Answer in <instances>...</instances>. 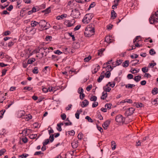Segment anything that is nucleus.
Returning a JSON list of instances; mask_svg holds the SVG:
<instances>
[{
    "mask_svg": "<svg viewBox=\"0 0 158 158\" xmlns=\"http://www.w3.org/2000/svg\"><path fill=\"white\" fill-rule=\"evenodd\" d=\"M97 100V97L95 96H92L90 98V100L92 101L95 102Z\"/></svg>",
    "mask_w": 158,
    "mask_h": 158,
    "instance_id": "obj_29",
    "label": "nucleus"
},
{
    "mask_svg": "<svg viewBox=\"0 0 158 158\" xmlns=\"http://www.w3.org/2000/svg\"><path fill=\"white\" fill-rule=\"evenodd\" d=\"M81 25H78L74 29V31H77L81 27Z\"/></svg>",
    "mask_w": 158,
    "mask_h": 158,
    "instance_id": "obj_60",
    "label": "nucleus"
},
{
    "mask_svg": "<svg viewBox=\"0 0 158 158\" xmlns=\"http://www.w3.org/2000/svg\"><path fill=\"white\" fill-rule=\"evenodd\" d=\"M50 7H49L48 8L46 9L45 10V14H47L50 12L51 10H50Z\"/></svg>",
    "mask_w": 158,
    "mask_h": 158,
    "instance_id": "obj_45",
    "label": "nucleus"
},
{
    "mask_svg": "<svg viewBox=\"0 0 158 158\" xmlns=\"http://www.w3.org/2000/svg\"><path fill=\"white\" fill-rule=\"evenodd\" d=\"M122 61L123 60H117L116 64V66H118L119 65L122 63Z\"/></svg>",
    "mask_w": 158,
    "mask_h": 158,
    "instance_id": "obj_48",
    "label": "nucleus"
},
{
    "mask_svg": "<svg viewBox=\"0 0 158 158\" xmlns=\"http://www.w3.org/2000/svg\"><path fill=\"white\" fill-rule=\"evenodd\" d=\"M85 97V94L82 93V94H80L79 96V97L81 100H83L84 98Z\"/></svg>",
    "mask_w": 158,
    "mask_h": 158,
    "instance_id": "obj_59",
    "label": "nucleus"
},
{
    "mask_svg": "<svg viewBox=\"0 0 158 158\" xmlns=\"http://www.w3.org/2000/svg\"><path fill=\"white\" fill-rule=\"evenodd\" d=\"M115 120L117 122L123 123L125 122V118L122 115L119 114L116 117Z\"/></svg>",
    "mask_w": 158,
    "mask_h": 158,
    "instance_id": "obj_3",
    "label": "nucleus"
},
{
    "mask_svg": "<svg viewBox=\"0 0 158 158\" xmlns=\"http://www.w3.org/2000/svg\"><path fill=\"white\" fill-rule=\"evenodd\" d=\"M32 72L34 73L37 74L38 73V68L37 67H35L32 70Z\"/></svg>",
    "mask_w": 158,
    "mask_h": 158,
    "instance_id": "obj_33",
    "label": "nucleus"
},
{
    "mask_svg": "<svg viewBox=\"0 0 158 158\" xmlns=\"http://www.w3.org/2000/svg\"><path fill=\"white\" fill-rule=\"evenodd\" d=\"M111 143L112 145V150H114L116 148V145L115 142L114 141H111Z\"/></svg>",
    "mask_w": 158,
    "mask_h": 158,
    "instance_id": "obj_20",
    "label": "nucleus"
},
{
    "mask_svg": "<svg viewBox=\"0 0 158 158\" xmlns=\"http://www.w3.org/2000/svg\"><path fill=\"white\" fill-rule=\"evenodd\" d=\"M112 105L111 104H110V103H109V104H108V103H107V104H106L105 105V107H107V109H110L111 108V106H112Z\"/></svg>",
    "mask_w": 158,
    "mask_h": 158,
    "instance_id": "obj_44",
    "label": "nucleus"
},
{
    "mask_svg": "<svg viewBox=\"0 0 158 158\" xmlns=\"http://www.w3.org/2000/svg\"><path fill=\"white\" fill-rule=\"evenodd\" d=\"M134 105L136 106L137 108L142 107L144 106V105L141 103H137L135 102L134 103Z\"/></svg>",
    "mask_w": 158,
    "mask_h": 158,
    "instance_id": "obj_15",
    "label": "nucleus"
},
{
    "mask_svg": "<svg viewBox=\"0 0 158 158\" xmlns=\"http://www.w3.org/2000/svg\"><path fill=\"white\" fill-rule=\"evenodd\" d=\"M28 141V139L26 137H24L22 139V141L24 143H27Z\"/></svg>",
    "mask_w": 158,
    "mask_h": 158,
    "instance_id": "obj_64",
    "label": "nucleus"
},
{
    "mask_svg": "<svg viewBox=\"0 0 158 158\" xmlns=\"http://www.w3.org/2000/svg\"><path fill=\"white\" fill-rule=\"evenodd\" d=\"M149 21L150 23L151 24H152L155 22H158V21L155 19L154 15H152V16L150 17Z\"/></svg>",
    "mask_w": 158,
    "mask_h": 158,
    "instance_id": "obj_7",
    "label": "nucleus"
},
{
    "mask_svg": "<svg viewBox=\"0 0 158 158\" xmlns=\"http://www.w3.org/2000/svg\"><path fill=\"white\" fill-rule=\"evenodd\" d=\"M98 102H93V103L92 107L93 108L95 107H97L98 106Z\"/></svg>",
    "mask_w": 158,
    "mask_h": 158,
    "instance_id": "obj_54",
    "label": "nucleus"
},
{
    "mask_svg": "<svg viewBox=\"0 0 158 158\" xmlns=\"http://www.w3.org/2000/svg\"><path fill=\"white\" fill-rule=\"evenodd\" d=\"M129 63V60H126L122 63V66L124 67H127L128 66Z\"/></svg>",
    "mask_w": 158,
    "mask_h": 158,
    "instance_id": "obj_17",
    "label": "nucleus"
},
{
    "mask_svg": "<svg viewBox=\"0 0 158 158\" xmlns=\"http://www.w3.org/2000/svg\"><path fill=\"white\" fill-rule=\"evenodd\" d=\"M54 52L55 53L58 54L59 55H60L62 53V52L58 50L54 51Z\"/></svg>",
    "mask_w": 158,
    "mask_h": 158,
    "instance_id": "obj_52",
    "label": "nucleus"
},
{
    "mask_svg": "<svg viewBox=\"0 0 158 158\" xmlns=\"http://www.w3.org/2000/svg\"><path fill=\"white\" fill-rule=\"evenodd\" d=\"M37 134H35V135H31L30 136V137L31 139H35L36 138V137L37 136Z\"/></svg>",
    "mask_w": 158,
    "mask_h": 158,
    "instance_id": "obj_56",
    "label": "nucleus"
},
{
    "mask_svg": "<svg viewBox=\"0 0 158 158\" xmlns=\"http://www.w3.org/2000/svg\"><path fill=\"white\" fill-rule=\"evenodd\" d=\"M115 85V83L114 82L111 83V82H109L108 84L106 85V86H109L113 88Z\"/></svg>",
    "mask_w": 158,
    "mask_h": 158,
    "instance_id": "obj_26",
    "label": "nucleus"
},
{
    "mask_svg": "<svg viewBox=\"0 0 158 158\" xmlns=\"http://www.w3.org/2000/svg\"><path fill=\"white\" fill-rule=\"evenodd\" d=\"M100 68V67L99 65H98L97 66V68H95L92 71L93 73H95Z\"/></svg>",
    "mask_w": 158,
    "mask_h": 158,
    "instance_id": "obj_23",
    "label": "nucleus"
},
{
    "mask_svg": "<svg viewBox=\"0 0 158 158\" xmlns=\"http://www.w3.org/2000/svg\"><path fill=\"white\" fill-rule=\"evenodd\" d=\"M80 114V113L79 112V110H77V112L75 114V117L77 119H79Z\"/></svg>",
    "mask_w": 158,
    "mask_h": 158,
    "instance_id": "obj_40",
    "label": "nucleus"
},
{
    "mask_svg": "<svg viewBox=\"0 0 158 158\" xmlns=\"http://www.w3.org/2000/svg\"><path fill=\"white\" fill-rule=\"evenodd\" d=\"M77 137L79 139L81 140L82 139L83 137V134L81 132L79 133Z\"/></svg>",
    "mask_w": 158,
    "mask_h": 158,
    "instance_id": "obj_35",
    "label": "nucleus"
},
{
    "mask_svg": "<svg viewBox=\"0 0 158 158\" xmlns=\"http://www.w3.org/2000/svg\"><path fill=\"white\" fill-rule=\"evenodd\" d=\"M105 41L108 44H110L112 42V40L110 39V36H107L105 37Z\"/></svg>",
    "mask_w": 158,
    "mask_h": 158,
    "instance_id": "obj_16",
    "label": "nucleus"
},
{
    "mask_svg": "<svg viewBox=\"0 0 158 158\" xmlns=\"http://www.w3.org/2000/svg\"><path fill=\"white\" fill-rule=\"evenodd\" d=\"M91 58V57L90 56H89L88 57H86L84 58V61L85 62H88Z\"/></svg>",
    "mask_w": 158,
    "mask_h": 158,
    "instance_id": "obj_39",
    "label": "nucleus"
},
{
    "mask_svg": "<svg viewBox=\"0 0 158 158\" xmlns=\"http://www.w3.org/2000/svg\"><path fill=\"white\" fill-rule=\"evenodd\" d=\"M110 120H107L104 122L102 125V126L104 129L106 130L107 128V127L110 125Z\"/></svg>",
    "mask_w": 158,
    "mask_h": 158,
    "instance_id": "obj_9",
    "label": "nucleus"
},
{
    "mask_svg": "<svg viewBox=\"0 0 158 158\" xmlns=\"http://www.w3.org/2000/svg\"><path fill=\"white\" fill-rule=\"evenodd\" d=\"M61 117L62 120H64L66 118V116L65 114L64 113L61 114Z\"/></svg>",
    "mask_w": 158,
    "mask_h": 158,
    "instance_id": "obj_58",
    "label": "nucleus"
},
{
    "mask_svg": "<svg viewBox=\"0 0 158 158\" xmlns=\"http://www.w3.org/2000/svg\"><path fill=\"white\" fill-rule=\"evenodd\" d=\"M135 110V109L134 108H129L126 111L125 114L127 116H130L134 113Z\"/></svg>",
    "mask_w": 158,
    "mask_h": 158,
    "instance_id": "obj_6",
    "label": "nucleus"
},
{
    "mask_svg": "<svg viewBox=\"0 0 158 158\" xmlns=\"http://www.w3.org/2000/svg\"><path fill=\"white\" fill-rule=\"evenodd\" d=\"M52 37L49 35H47L46 36L45 39L47 41H51L52 39Z\"/></svg>",
    "mask_w": 158,
    "mask_h": 158,
    "instance_id": "obj_36",
    "label": "nucleus"
},
{
    "mask_svg": "<svg viewBox=\"0 0 158 158\" xmlns=\"http://www.w3.org/2000/svg\"><path fill=\"white\" fill-rule=\"evenodd\" d=\"M29 156L28 154L26 153H23L21 155H19V157L20 158H26Z\"/></svg>",
    "mask_w": 158,
    "mask_h": 158,
    "instance_id": "obj_28",
    "label": "nucleus"
},
{
    "mask_svg": "<svg viewBox=\"0 0 158 158\" xmlns=\"http://www.w3.org/2000/svg\"><path fill=\"white\" fill-rule=\"evenodd\" d=\"M35 60V59L34 58L29 59L27 61V64H31Z\"/></svg>",
    "mask_w": 158,
    "mask_h": 158,
    "instance_id": "obj_22",
    "label": "nucleus"
},
{
    "mask_svg": "<svg viewBox=\"0 0 158 158\" xmlns=\"http://www.w3.org/2000/svg\"><path fill=\"white\" fill-rule=\"evenodd\" d=\"M117 15L115 11L112 10L111 11V17L112 19H114L117 17Z\"/></svg>",
    "mask_w": 158,
    "mask_h": 158,
    "instance_id": "obj_11",
    "label": "nucleus"
},
{
    "mask_svg": "<svg viewBox=\"0 0 158 158\" xmlns=\"http://www.w3.org/2000/svg\"><path fill=\"white\" fill-rule=\"evenodd\" d=\"M107 97V93L106 92L104 91L102 93V95L101 97V99L102 100H104Z\"/></svg>",
    "mask_w": 158,
    "mask_h": 158,
    "instance_id": "obj_13",
    "label": "nucleus"
},
{
    "mask_svg": "<svg viewBox=\"0 0 158 158\" xmlns=\"http://www.w3.org/2000/svg\"><path fill=\"white\" fill-rule=\"evenodd\" d=\"M93 16L92 14H87L84 17L83 19L82 20V22L83 23L87 24L90 22Z\"/></svg>",
    "mask_w": 158,
    "mask_h": 158,
    "instance_id": "obj_1",
    "label": "nucleus"
},
{
    "mask_svg": "<svg viewBox=\"0 0 158 158\" xmlns=\"http://www.w3.org/2000/svg\"><path fill=\"white\" fill-rule=\"evenodd\" d=\"M97 127L98 130H99L101 133L103 132V129L102 127L99 126L97 124Z\"/></svg>",
    "mask_w": 158,
    "mask_h": 158,
    "instance_id": "obj_49",
    "label": "nucleus"
},
{
    "mask_svg": "<svg viewBox=\"0 0 158 158\" xmlns=\"http://www.w3.org/2000/svg\"><path fill=\"white\" fill-rule=\"evenodd\" d=\"M139 69H138V70H136L135 69H132L131 70V72L132 73H138L139 72Z\"/></svg>",
    "mask_w": 158,
    "mask_h": 158,
    "instance_id": "obj_46",
    "label": "nucleus"
},
{
    "mask_svg": "<svg viewBox=\"0 0 158 158\" xmlns=\"http://www.w3.org/2000/svg\"><path fill=\"white\" fill-rule=\"evenodd\" d=\"M144 75V77L147 78H150L151 77V75L148 73H145Z\"/></svg>",
    "mask_w": 158,
    "mask_h": 158,
    "instance_id": "obj_62",
    "label": "nucleus"
},
{
    "mask_svg": "<svg viewBox=\"0 0 158 158\" xmlns=\"http://www.w3.org/2000/svg\"><path fill=\"white\" fill-rule=\"evenodd\" d=\"M103 89L104 90V91L106 92H109L111 90V88L108 86H106V85L105 86H104L103 87Z\"/></svg>",
    "mask_w": 158,
    "mask_h": 158,
    "instance_id": "obj_18",
    "label": "nucleus"
},
{
    "mask_svg": "<svg viewBox=\"0 0 158 158\" xmlns=\"http://www.w3.org/2000/svg\"><path fill=\"white\" fill-rule=\"evenodd\" d=\"M115 3L114 5L112 6V9L113 10L116 9L117 7V6L118 5V3L115 2Z\"/></svg>",
    "mask_w": 158,
    "mask_h": 158,
    "instance_id": "obj_57",
    "label": "nucleus"
},
{
    "mask_svg": "<svg viewBox=\"0 0 158 158\" xmlns=\"http://www.w3.org/2000/svg\"><path fill=\"white\" fill-rule=\"evenodd\" d=\"M149 53L151 55H153L155 54L156 52L153 49H151L149 51Z\"/></svg>",
    "mask_w": 158,
    "mask_h": 158,
    "instance_id": "obj_41",
    "label": "nucleus"
},
{
    "mask_svg": "<svg viewBox=\"0 0 158 158\" xmlns=\"http://www.w3.org/2000/svg\"><path fill=\"white\" fill-rule=\"evenodd\" d=\"M39 25L41 28H44L46 24H47V22L44 20H42L39 22Z\"/></svg>",
    "mask_w": 158,
    "mask_h": 158,
    "instance_id": "obj_8",
    "label": "nucleus"
},
{
    "mask_svg": "<svg viewBox=\"0 0 158 158\" xmlns=\"http://www.w3.org/2000/svg\"><path fill=\"white\" fill-rule=\"evenodd\" d=\"M50 141L49 139H46L44 141L43 143V144L44 146H45V145H47L48 143Z\"/></svg>",
    "mask_w": 158,
    "mask_h": 158,
    "instance_id": "obj_34",
    "label": "nucleus"
},
{
    "mask_svg": "<svg viewBox=\"0 0 158 158\" xmlns=\"http://www.w3.org/2000/svg\"><path fill=\"white\" fill-rule=\"evenodd\" d=\"M152 93L153 94H156L158 93V89L157 88H154V89L152 90Z\"/></svg>",
    "mask_w": 158,
    "mask_h": 158,
    "instance_id": "obj_25",
    "label": "nucleus"
},
{
    "mask_svg": "<svg viewBox=\"0 0 158 158\" xmlns=\"http://www.w3.org/2000/svg\"><path fill=\"white\" fill-rule=\"evenodd\" d=\"M85 119L88 120V121L90 123H93L94 122L93 120L89 116H87L85 117Z\"/></svg>",
    "mask_w": 158,
    "mask_h": 158,
    "instance_id": "obj_31",
    "label": "nucleus"
},
{
    "mask_svg": "<svg viewBox=\"0 0 158 158\" xmlns=\"http://www.w3.org/2000/svg\"><path fill=\"white\" fill-rule=\"evenodd\" d=\"M78 140L73 142L71 143L72 148H76L78 146Z\"/></svg>",
    "mask_w": 158,
    "mask_h": 158,
    "instance_id": "obj_10",
    "label": "nucleus"
},
{
    "mask_svg": "<svg viewBox=\"0 0 158 158\" xmlns=\"http://www.w3.org/2000/svg\"><path fill=\"white\" fill-rule=\"evenodd\" d=\"M148 68L147 67H143L142 69V70L144 73H146L148 72Z\"/></svg>",
    "mask_w": 158,
    "mask_h": 158,
    "instance_id": "obj_38",
    "label": "nucleus"
},
{
    "mask_svg": "<svg viewBox=\"0 0 158 158\" xmlns=\"http://www.w3.org/2000/svg\"><path fill=\"white\" fill-rule=\"evenodd\" d=\"M49 135L50 136L49 139V141L51 142H52L54 140V135L53 134Z\"/></svg>",
    "mask_w": 158,
    "mask_h": 158,
    "instance_id": "obj_24",
    "label": "nucleus"
},
{
    "mask_svg": "<svg viewBox=\"0 0 158 158\" xmlns=\"http://www.w3.org/2000/svg\"><path fill=\"white\" fill-rule=\"evenodd\" d=\"M6 152V150L4 148L1 150H0V156H2Z\"/></svg>",
    "mask_w": 158,
    "mask_h": 158,
    "instance_id": "obj_43",
    "label": "nucleus"
},
{
    "mask_svg": "<svg viewBox=\"0 0 158 158\" xmlns=\"http://www.w3.org/2000/svg\"><path fill=\"white\" fill-rule=\"evenodd\" d=\"M104 77H105L104 75V72L103 71L98 79H103Z\"/></svg>",
    "mask_w": 158,
    "mask_h": 158,
    "instance_id": "obj_37",
    "label": "nucleus"
},
{
    "mask_svg": "<svg viewBox=\"0 0 158 158\" xmlns=\"http://www.w3.org/2000/svg\"><path fill=\"white\" fill-rule=\"evenodd\" d=\"M94 32V28H86L84 32V34L86 36L89 37L91 36L92 35H93V33Z\"/></svg>",
    "mask_w": 158,
    "mask_h": 158,
    "instance_id": "obj_2",
    "label": "nucleus"
},
{
    "mask_svg": "<svg viewBox=\"0 0 158 158\" xmlns=\"http://www.w3.org/2000/svg\"><path fill=\"white\" fill-rule=\"evenodd\" d=\"M107 67L109 69L108 70L106 73H104V75L106 78H109L110 75V71H111L113 69V68H112L110 65H107Z\"/></svg>",
    "mask_w": 158,
    "mask_h": 158,
    "instance_id": "obj_5",
    "label": "nucleus"
},
{
    "mask_svg": "<svg viewBox=\"0 0 158 158\" xmlns=\"http://www.w3.org/2000/svg\"><path fill=\"white\" fill-rule=\"evenodd\" d=\"M68 133L69 134L72 136H73L75 134V131L73 130H72L70 131H68Z\"/></svg>",
    "mask_w": 158,
    "mask_h": 158,
    "instance_id": "obj_47",
    "label": "nucleus"
},
{
    "mask_svg": "<svg viewBox=\"0 0 158 158\" xmlns=\"http://www.w3.org/2000/svg\"><path fill=\"white\" fill-rule=\"evenodd\" d=\"M127 77L128 79H133V76L131 74H129L127 76Z\"/></svg>",
    "mask_w": 158,
    "mask_h": 158,
    "instance_id": "obj_53",
    "label": "nucleus"
},
{
    "mask_svg": "<svg viewBox=\"0 0 158 158\" xmlns=\"http://www.w3.org/2000/svg\"><path fill=\"white\" fill-rule=\"evenodd\" d=\"M127 102L129 103H131L132 102V100L130 99H126L123 101H121L120 102V103H125V102Z\"/></svg>",
    "mask_w": 158,
    "mask_h": 158,
    "instance_id": "obj_21",
    "label": "nucleus"
},
{
    "mask_svg": "<svg viewBox=\"0 0 158 158\" xmlns=\"http://www.w3.org/2000/svg\"><path fill=\"white\" fill-rule=\"evenodd\" d=\"M39 24V22L35 21H32L31 22V25L32 27H34L36 26Z\"/></svg>",
    "mask_w": 158,
    "mask_h": 158,
    "instance_id": "obj_19",
    "label": "nucleus"
},
{
    "mask_svg": "<svg viewBox=\"0 0 158 158\" xmlns=\"http://www.w3.org/2000/svg\"><path fill=\"white\" fill-rule=\"evenodd\" d=\"M64 24L68 27H70L73 26V24L71 23L69 20H66L64 22Z\"/></svg>",
    "mask_w": 158,
    "mask_h": 158,
    "instance_id": "obj_12",
    "label": "nucleus"
},
{
    "mask_svg": "<svg viewBox=\"0 0 158 158\" xmlns=\"http://www.w3.org/2000/svg\"><path fill=\"white\" fill-rule=\"evenodd\" d=\"M44 153L42 152L41 151L36 152L34 154V156L39 155L40 154H43Z\"/></svg>",
    "mask_w": 158,
    "mask_h": 158,
    "instance_id": "obj_51",
    "label": "nucleus"
},
{
    "mask_svg": "<svg viewBox=\"0 0 158 158\" xmlns=\"http://www.w3.org/2000/svg\"><path fill=\"white\" fill-rule=\"evenodd\" d=\"M72 12V15L74 18H78L80 15V13L79 10L76 9H75L73 10Z\"/></svg>",
    "mask_w": 158,
    "mask_h": 158,
    "instance_id": "obj_4",
    "label": "nucleus"
},
{
    "mask_svg": "<svg viewBox=\"0 0 158 158\" xmlns=\"http://www.w3.org/2000/svg\"><path fill=\"white\" fill-rule=\"evenodd\" d=\"M158 102V98H156L152 102V104L154 105H155Z\"/></svg>",
    "mask_w": 158,
    "mask_h": 158,
    "instance_id": "obj_63",
    "label": "nucleus"
},
{
    "mask_svg": "<svg viewBox=\"0 0 158 158\" xmlns=\"http://www.w3.org/2000/svg\"><path fill=\"white\" fill-rule=\"evenodd\" d=\"M125 87L126 88H131L135 86V85L134 84H128V85H125Z\"/></svg>",
    "mask_w": 158,
    "mask_h": 158,
    "instance_id": "obj_27",
    "label": "nucleus"
},
{
    "mask_svg": "<svg viewBox=\"0 0 158 158\" xmlns=\"http://www.w3.org/2000/svg\"><path fill=\"white\" fill-rule=\"evenodd\" d=\"M89 103V102L87 100L85 99L82 102L83 105H82L81 106L82 107L86 106L88 105Z\"/></svg>",
    "mask_w": 158,
    "mask_h": 158,
    "instance_id": "obj_14",
    "label": "nucleus"
},
{
    "mask_svg": "<svg viewBox=\"0 0 158 158\" xmlns=\"http://www.w3.org/2000/svg\"><path fill=\"white\" fill-rule=\"evenodd\" d=\"M154 15L155 19L158 21V10L155 12L154 15Z\"/></svg>",
    "mask_w": 158,
    "mask_h": 158,
    "instance_id": "obj_55",
    "label": "nucleus"
},
{
    "mask_svg": "<svg viewBox=\"0 0 158 158\" xmlns=\"http://www.w3.org/2000/svg\"><path fill=\"white\" fill-rule=\"evenodd\" d=\"M68 34L71 37H72V40L73 41H74L75 40V39L74 37V35H72V33H68Z\"/></svg>",
    "mask_w": 158,
    "mask_h": 158,
    "instance_id": "obj_50",
    "label": "nucleus"
},
{
    "mask_svg": "<svg viewBox=\"0 0 158 158\" xmlns=\"http://www.w3.org/2000/svg\"><path fill=\"white\" fill-rule=\"evenodd\" d=\"M84 92V90L82 88L80 87L78 90V92L80 94H82Z\"/></svg>",
    "mask_w": 158,
    "mask_h": 158,
    "instance_id": "obj_42",
    "label": "nucleus"
},
{
    "mask_svg": "<svg viewBox=\"0 0 158 158\" xmlns=\"http://www.w3.org/2000/svg\"><path fill=\"white\" fill-rule=\"evenodd\" d=\"M6 3H8V4L5 5L4 4L5 6H2V5H0L1 8L2 10H3L6 7H7L10 4L9 2H7Z\"/></svg>",
    "mask_w": 158,
    "mask_h": 158,
    "instance_id": "obj_32",
    "label": "nucleus"
},
{
    "mask_svg": "<svg viewBox=\"0 0 158 158\" xmlns=\"http://www.w3.org/2000/svg\"><path fill=\"white\" fill-rule=\"evenodd\" d=\"M13 8V6L12 5H10L9 6L6 8V10L10 11Z\"/></svg>",
    "mask_w": 158,
    "mask_h": 158,
    "instance_id": "obj_61",
    "label": "nucleus"
},
{
    "mask_svg": "<svg viewBox=\"0 0 158 158\" xmlns=\"http://www.w3.org/2000/svg\"><path fill=\"white\" fill-rule=\"evenodd\" d=\"M105 49L101 48L100 50H98V56H101V54H102L103 52L104 51Z\"/></svg>",
    "mask_w": 158,
    "mask_h": 158,
    "instance_id": "obj_30",
    "label": "nucleus"
}]
</instances>
